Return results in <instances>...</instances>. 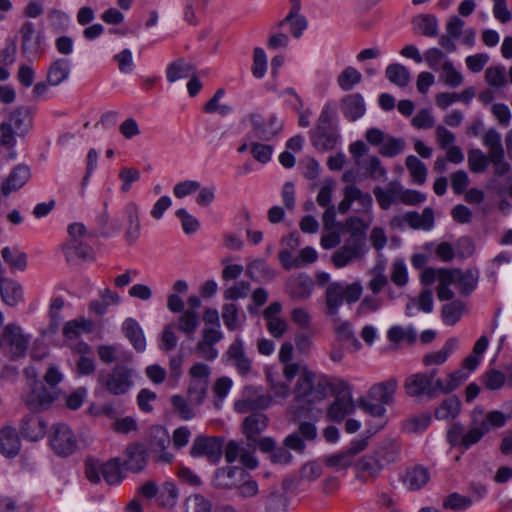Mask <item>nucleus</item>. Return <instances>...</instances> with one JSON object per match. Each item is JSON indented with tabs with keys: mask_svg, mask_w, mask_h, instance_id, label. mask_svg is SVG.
I'll return each mask as SVG.
<instances>
[{
	"mask_svg": "<svg viewBox=\"0 0 512 512\" xmlns=\"http://www.w3.org/2000/svg\"><path fill=\"white\" fill-rule=\"evenodd\" d=\"M329 387L330 380L327 376L304 370L293 389L294 404L291 412L294 421L310 418L314 406L327 397Z\"/></svg>",
	"mask_w": 512,
	"mask_h": 512,
	"instance_id": "f257e3e1",
	"label": "nucleus"
},
{
	"mask_svg": "<svg viewBox=\"0 0 512 512\" xmlns=\"http://www.w3.org/2000/svg\"><path fill=\"white\" fill-rule=\"evenodd\" d=\"M137 376L135 369L126 365H115L111 370H100L97 375L98 384L113 396L127 394L134 386Z\"/></svg>",
	"mask_w": 512,
	"mask_h": 512,
	"instance_id": "f03ea898",
	"label": "nucleus"
},
{
	"mask_svg": "<svg viewBox=\"0 0 512 512\" xmlns=\"http://www.w3.org/2000/svg\"><path fill=\"white\" fill-rule=\"evenodd\" d=\"M488 433L486 424L480 423L479 418L473 414L468 429L460 422H454L446 433V440L452 447H459L463 451L477 444Z\"/></svg>",
	"mask_w": 512,
	"mask_h": 512,
	"instance_id": "7ed1b4c3",
	"label": "nucleus"
},
{
	"mask_svg": "<svg viewBox=\"0 0 512 512\" xmlns=\"http://www.w3.org/2000/svg\"><path fill=\"white\" fill-rule=\"evenodd\" d=\"M362 286L359 282L344 285L341 282L328 284L325 291L326 313L329 316L338 315L339 308L344 301L347 304L356 303L362 295Z\"/></svg>",
	"mask_w": 512,
	"mask_h": 512,
	"instance_id": "20e7f679",
	"label": "nucleus"
},
{
	"mask_svg": "<svg viewBox=\"0 0 512 512\" xmlns=\"http://www.w3.org/2000/svg\"><path fill=\"white\" fill-rule=\"evenodd\" d=\"M247 118L251 126V137L259 141L269 142L283 130V122L278 119L276 114L264 117L259 112H251L247 115Z\"/></svg>",
	"mask_w": 512,
	"mask_h": 512,
	"instance_id": "39448f33",
	"label": "nucleus"
},
{
	"mask_svg": "<svg viewBox=\"0 0 512 512\" xmlns=\"http://www.w3.org/2000/svg\"><path fill=\"white\" fill-rule=\"evenodd\" d=\"M59 389H48L40 380H34L30 385L29 392L23 396L22 401L33 413L48 410L59 398Z\"/></svg>",
	"mask_w": 512,
	"mask_h": 512,
	"instance_id": "423d86ee",
	"label": "nucleus"
},
{
	"mask_svg": "<svg viewBox=\"0 0 512 512\" xmlns=\"http://www.w3.org/2000/svg\"><path fill=\"white\" fill-rule=\"evenodd\" d=\"M49 444L53 452L62 458L71 456L78 448L75 433L65 423H55L52 425L49 434Z\"/></svg>",
	"mask_w": 512,
	"mask_h": 512,
	"instance_id": "0eeeda50",
	"label": "nucleus"
},
{
	"mask_svg": "<svg viewBox=\"0 0 512 512\" xmlns=\"http://www.w3.org/2000/svg\"><path fill=\"white\" fill-rule=\"evenodd\" d=\"M345 229L350 235L345 240L343 247L354 256L363 257L368 251L366 237L368 225L363 219L351 216L345 222Z\"/></svg>",
	"mask_w": 512,
	"mask_h": 512,
	"instance_id": "6e6552de",
	"label": "nucleus"
},
{
	"mask_svg": "<svg viewBox=\"0 0 512 512\" xmlns=\"http://www.w3.org/2000/svg\"><path fill=\"white\" fill-rule=\"evenodd\" d=\"M170 443V435L166 428L161 425L150 428L148 445L155 461L164 464L172 463L174 455L166 450Z\"/></svg>",
	"mask_w": 512,
	"mask_h": 512,
	"instance_id": "1a4fd4ad",
	"label": "nucleus"
},
{
	"mask_svg": "<svg viewBox=\"0 0 512 512\" xmlns=\"http://www.w3.org/2000/svg\"><path fill=\"white\" fill-rule=\"evenodd\" d=\"M190 455L194 458L206 457L210 463L217 464L223 455V439L197 436L190 449Z\"/></svg>",
	"mask_w": 512,
	"mask_h": 512,
	"instance_id": "9d476101",
	"label": "nucleus"
},
{
	"mask_svg": "<svg viewBox=\"0 0 512 512\" xmlns=\"http://www.w3.org/2000/svg\"><path fill=\"white\" fill-rule=\"evenodd\" d=\"M247 471L239 466H226L218 468L212 476V486L220 490H232L239 486L243 481Z\"/></svg>",
	"mask_w": 512,
	"mask_h": 512,
	"instance_id": "9b49d317",
	"label": "nucleus"
},
{
	"mask_svg": "<svg viewBox=\"0 0 512 512\" xmlns=\"http://www.w3.org/2000/svg\"><path fill=\"white\" fill-rule=\"evenodd\" d=\"M3 338L11 347V358L13 360L22 358L26 355L30 337L22 333V329L17 324H8L3 333Z\"/></svg>",
	"mask_w": 512,
	"mask_h": 512,
	"instance_id": "f8f14e48",
	"label": "nucleus"
},
{
	"mask_svg": "<svg viewBox=\"0 0 512 512\" xmlns=\"http://www.w3.org/2000/svg\"><path fill=\"white\" fill-rule=\"evenodd\" d=\"M46 429L44 419L35 413L26 414L19 422L20 436L30 442H37L44 438Z\"/></svg>",
	"mask_w": 512,
	"mask_h": 512,
	"instance_id": "ddd939ff",
	"label": "nucleus"
},
{
	"mask_svg": "<svg viewBox=\"0 0 512 512\" xmlns=\"http://www.w3.org/2000/svg\"><path fill=\"white\" fill-rule=\"evenodd\" d=\"M124 455L123 468L132 473L143 471L149 459L148 451L142 443L129 444L125 448Z\"/></svg>",
	"mask_w": 512,
	"mask_h": 512,
	"instance_id": "4468645a",
	"label": "nucleus"
},
{
	"mask_svg": "<svg viewBox=\"0 0 512 512\" xmlns=\"http://www.w3.org/2000/svg\"><path fill=\"white\" fill-rule=\"evenodd\" d=\"M314 290V281L306 273L291 275L286 282V292L294 300H306Z\"/></svg>",
	"mask_w": 512,
	"mask_h": 512,
	"instance_id": "2eb2a0df",
	"label": "nucleus"
},
{
	"mask_svg": "<svg viewBox=\"0 0 512 512\" xmlns=\"http://www.w3.org/2000/svg\"><path fill=\"white\" fill-rule=\"evenodd\" d=\"M35 108L32 106L22 105L15 108L9 114V123L15 130V134L23 137L33 128V118Z\"/></svg>",
	"mask_w": 512,
	"mask_h": 512,
	"instance_id": "dca6fc26",
	"label": "nucleus"
},
{
	"mask_svg": "<svg viewBox=\"0 0 512 512\" xmlns=\"http://www.w3.org/2000/svg\"><path fill=\"white\" fill-rule=\"evenodd\" d=\"M340 110L347 121L355 122L359 120L366 113L364 97L360 93L345 95L340 100Z\"/></svg>",
	"mask_w": 512,
	"mask_h": 512,
	"instance_id": "f3484780",
	"label": "nucleus"
},
{
	"mask_svg": "<svg viewBox=\"0 0 512 512\" xmlns=\"http://www.w3.org/2000/svg\"><path fill=\"white\" fill-rule=\"evenodd\" d=\"M432 381L423 372L409 376L405 381V390L410 397L433 398Z\"/></svg>",
	"mask_w": 512,
	"mask_h": 512,
	"instance_id": "a211bd4d",
	"label": "nucleus"
},
{
	"mask_svg": "<svg viewBox=\"0 0 512 512\" xmlns=\"http://www.w3.org/2000/svg\"><path fill=\"white\" fill-rule=\"evenodd\" d=\"M339 138L340 136L337 128H325L324 126L316 127L310 132L312 145L320 151L333 150L336 147Z\"/></svg>",
	"mask_w": 512,
	"mask_h": 512,
	"instance_id": "6ab92c4d",
	"label": "nucleus"
},
{
	"mask_svg": "<svg viewBox=\"0 0 512 512\" xmlns=\"http://www.w3.org/2000/svg\"><path fill=\"white\" fill-rule=\"evenodd\" d=\"M398 387V381L396 378H390L386 381L376 383L368 390V398L382 403L384 406L393 403V397Z\"/></svg>",
	"mask_w": 512,
	"mask_h": 512,
	"instance_id": "aec40b11",
	"label": "nucleus"
},
{
	"mask_svg": "<svg viewBox=\"0 0 512 512\" xmlns=\"http://www.w3.org/2000/svg\"><path fill=\"white\" fill-rule=\"evenodd\" d=\"M30 176L31 172L29 166L25 164L16 165L1 185L2 194L8 196L13 191L19 190L27 183Z\"/></svg>",
	"mask_w": 512,
	"mask_h": 512,
	"instance_id": "412c9836",
	"label": "nucleus"
},
{
	"mask_svg": "<svg viewBox=\"0 0 512 512\" xmlns=\"http://www.w3.org/2000/svg\"><path fill=\"white\" fill-rule=\"evenodd\" d=\"M21 450V441L17 430L12 426L0 429V453L6 458H15Z\"/></svg>",
	"mask_w": 512,
	"mask_h": 512,
	"instance_id": "4be33fe9",
	"label": "nucleus"
},
{
	"mask_svg": "<svg viewBox=\"0 0 512 512\" xmlns=\"http://www.w3.org/2000/svg\"><path fill=\"white\" fill-rule=\"evenodd\" d=\"M124 217L127 222L125 238L129 244H133L138 240L141 234L139 206L134 201H130L125 205Z\"/></svg>",
	"mask_w": 512,
	"mask_h": 512,
	"instance_id": "5701e85b",
	"label": "nucleus"
},
{
	"mask_svg": "<svg viewBox=\"0 0 512 512\" xmlns=\"http://www.w3.org/2000/svg\"><path fill=\"white\" fill-rule=\"evenodd\" d=\"M121 330L124 336L129 340L132 347L138 352L142 353L146 349V339L144 332L134 318H127L122 323Z\"/></svg>",
	"mask_w": 512,
	"mask_h": 512,
	"instance_id": "b1692460",
	"label": "nucleus"
},
{
	"mask_svg": "<svg viewBox=\"0 0 512 512\" xmlns=\"http://www.w3.org/2000/svg\"><path fill=\"white\" fill-rule=\"evenodd\" d=\"M247 276L256 283H269L273 281L278 272L271 268L263 259H255L246 267Z\"/></svg>",
	"mask_w": 512,
	"mask_h": 512,
	"instance_id": "393cba45",
	"label": "nucleus"
},
{
	"mask_svg": "<svg viewBox=\"0 0 512 512\" xmlns=\"http://www.w3.org/2000/svg\"><path fill=\"white\" fill-rule=\"evenodd\" d=\"M356 477L361 481L376 477L383 469V463L376 455L369 454L359 459L355 465Z\"/></svg>",
	"mask_w": 512,
	"mask_h": 512,
	"instance_id": "a878e982",
	"label": "nucleus"
},
{
	"mask_svg": "<svg viewBox=\"0 0 512 512\" xmlns=\"http://www.w3.org/2000/svg\"><path fill=\"white\" fill-rule=\"evenodd\" d=\"M22 36L21 51L22 54L30 57L35 56L41 45L40 35H36L35 27L32 22H24L20 28Z\"/></svg>",
	"mask_w": 512,
	"mask_h": 512,
	"instance_id": "bb28decb",
	"label": "nucleus"
},
{
	"mask_svg": "<svg viewBox=\"0 0 512 512\" xmlns=\"http://www.w3.org/2000/svg\"><path fill=\"white\" fill-rule=\"evenodd\" d=\"M63 253L67 262L71 263L76 260H87L92 258V247L80 239H70L63 246Z\"/></svg>",
	"mask_w": 512,
	"mask_h": 512,
	"instance_id": "cd10ccee",
	"label": "nucleus"
},
{
	"mask_svg": "<svg viewBox=\"0 0 512 512\" xmlns=\"http://www.w3.org/2000/svg\"><path fill=\"white\" fill-rule=\"evenodd\" d=\"M459 346V340L456 337H450L446 340L443 347L434 352L427 353L423 357V364L425 366L442 365L444 364L450 355L454 353Z\"/></svg>",
	"mask_w": 512,
	"mask_h": 512,
	"instance_id": "c85d7f7f",
	"label": "nucleus"
},
{
	"mask_svg": "<svg viewBox=\"0 0 512 512\" xmlns=\"http://www.w3.org/2000/svg\"><path fill=\"white\" fill-rule=\"evenodd\" d=\"M0 296L6 305L15 307L24 299L23 288L16 280L5 278L0 285Z\"/></svg>",
	"mask_w": 512,
	"mask_h": 512,
	"instance_id": "c756f323",
	"label": "nucleus"
},
{
	"mask_svg": "<svg viewBox=\"0 0 512 512\" xmlns=\"http://www.w3.org/2000/svg\"><path fill=\"white\" fill-rule=\"evenodd\" d=\"M354 408L353 398L349 395L345 398H335L327 409V418L330 421L340 423L354 411Z\"/></svg>",
	"mask_w": 512,
	"mask_h": 512,
	"instance_id": "7c9ffc66",
	"label": "nucleus"
},
{
	"mask_svg": "<svg viewBox=\"0 0 512 512\" xmlns=\"http://www.w3.org/2000/svg\"><path fill=\"white\" fill-rule=\"evenodd\" d=\"M268 425V417L262 412H253L243 421V433L249 442H256L255 435L260 434Z\"/></svg>",
	"mask_w": 512,
	"mask_h": 512,
	"instance_id": "2f4dec72",
	"label": "nucleus"
},
{
	"mask_svg": "<svg viewBox=\"0 0 512 512\" xmlns=\"http://www.w3.org/2000/svg\"><path fill=\"white\" fill-rule=\"evenodd\" d=\"M430 479V473L422 465H416L406 469L403 476V482L411 491H417L423 488Z\"/></svg>",
	"mask_w": 512,
	"mask_h": 512,
	"instance_id": "473e14b6",
	"label": "nucleus"
},
{
	"mask_svg": "<svg viewBox=\"0 0 512 512\" xmlns=\"http://www.w3.org/2000/svg\"><path fill=\"white\" fill-rule=\"evenodd\" d=\"M1 256L11 272L25 271L27 269L28 256L18 247H4L1 250Z\"/></svg>",
	"mask_w": 512,
	"mask_h": 512,
	"instance_id": "72a5a7b5",
	"label": "nucleus"
},
{
	"mask_svg": "<svg viewBox=\"0 0 512 512\" xmlns=\"http://www.w3.org/2000/svg\"><path fill=\"white\" fill-rule=\"evenodd\" d=\"M71 62L69 59L59 58L55 60L47 71V82L50 86H58L69 77Z\"/></svg>",
	"mask_w": 512,
	"mask_h": 512,
	"instance_id": "f704fd0d",
	"label": "nucleus"
},
{
	"mask_svg": "<svg viewBox=\"0 0 512 512\" xmlns=\"http://www.w3.org/2000/svg\"><path fill=\"white\" fill-rule=\"evenodd\" d=\"M110 222V217L108 211L103 210L99 213L95 218L96 227L93 231L89 232V235L92 237H103L108 238L114 235H117L120 232V224L118 221Z\"/></svg>",
	"mask_w": 512,
	"mask_h": 512,
	"instance_id": "c9c22d12",
	"label": "nucleus"
},
{
	"mask_svg": "<svg viewBox=\"0 0 512 512\" xmlns=\"http://www.w3.org/2000/svg\"><path fill=\"white\" fill-rule=\"evenodd\" d=\"M403 220L413 229L430 230L434 225V211L431 207L424 208L422 214L410 211L403 216Z\"/></svg>",
	"mask_w": 512,
	"mask_h": 512,
	"instance_id": "e433bc0d",
	"label": "nucleus"
},
{
	"mask_svg": "<svg viewBox=\"0 0 512 512\" xmlns=\"http://www.w3.org/2000/svg\"><path fill=\"white\" fill-rule=\"evenodd\" d=\"M461 411V402L456 395H452L441 402L435 410V418L438 420L455 419Z\"/></svg>",
	"mask_w": 512,
	"mask_h": 512,
	"instance_id": "4c0bfd02",
	"label": "nucleus"
},
{
	"mask_svg": "<svg viewBox=\"0 0 512 512\" xmlns=\"http://www.w3.org/2000/svg\"><path fill=\"white\" fill-rule=\"evenodd\" d=\"M121 467H123V463L119 457L112 458L102 464L100 472L107 484L115 485L123 480Z\"/></svg>",
	"mask_w": 512,
	"mask_h": 512,
	"instance_id": "58836bf2",
	"label": "nucleus"
},
{
	"mask_svg": "<svg viewBox=\"0 0 512 512\" xmlns=\"http://www.w3.org/2000/svg\"><path fill=\"white\" fill-rule=\"evenodd\" d=\"M399 445L392 439L383 440L374 452L380 462L383 463V467L387 464H391L397 461L399 457Z\"/></svg>",
	"mask_w": 512,
	"mask_h": 512,
	"instance_id": "ea45409f",
	"label": "nucleus"
},
{
	"mask_svg": "<svg viewBox=\"0 0 512 512\" xmlns=\"http://www.w3.org/2000/svg\"><path fill=\"white\" fill-rule=\"evenodd\" d=\"M479 280L478 269H467L462 271L459 269L457 277V285L462 296H469L477 287Z\"/></svg>",
	"mask_w": 512,
	"mask_h": 512,
	"instance_id": "a19ab883",
	"label": "nucleus"
},
{
	"mask_svg": "<svg viewBox=\"0 0 512 512\" xmlns=\"http://www.w3.org/2000/svg\"><path fill=\"white\" fill-rule=\"evenodd\" d=\"M414 28L427 37L438 35V19L433 14H420L413 19Z\"/></svg>",
	"mask_w": 512,
	"mask_h": 512,
	"instance_id": "79ce46f5",
	"label": "nucleus"
},
{
	"mask_svg": "<svg viewBox=\"0 0 512 512\" xmlns=\"http://www.w3.org/2000/svg\"><path fill=\"white\" fill-rule=\"evenodd\" d=\"M464 310L465 304L461 300H452L442 307L441 319L445 325L454 326L460 321Z\"/></svg>",
	"mask_w": 512,
	"mask_h": 512,
	"instance_id": "37998d69",
	"label": "nucleus"
},
{
	"mask_svg": "<svg viewBox=\"0 0 512 512\" xmlns=\"http://www.w3.org/2000/svg\"><path fill=\"white\" fill-rule=\"evenodd\" d=\"M385 74L391 83L399 87L407 86L410 81L409 70L404 65L399 63L388 65Z\"/></svg>",
	"mask_w": 512,
	"mask_h": 512,
	"instance_id": "c03bdc74",
	"label": "nucleus"
},
{
	"mask_svg": "<svg viewBox=\"0 0 512 512\" xmlns=\"http://www.w3.org/2000/svg\"><path fill=\"white\" fill-rule=\"evenodd\" d=\"M362 80L361 73L354 67H346L337 77V84L341 90L348 92Z\"/></svg>",
	"mask_w": 512,
	"mask_h": 512,
	"instance_id": "a18cd8bd",
	"label": "nucleus"
},
{
	"mask_svg": "<svg viewBox=\"0 0 512 512\" xmlns=\"http://www.w3.org/2000/svg\"><path fill=\"white\" fill-rule=\"evenodd\" d=\"M192 70L193 67L189 63L179 58L168 66L166 71L167 81L173 83L179 79L187 78Z\"/></svg>",
	"mask_w": 512,
	"mask_h": 512,
	"instance_id": "49530a36",
	"label": "nucleus"
},
{
	"mask_svg": "<svg viewBox=\"0 0 512 512\" xmlns=\"http://www.w3.org/2000/svg\"><path fill=\"white\" fill-rule=\"evenodd\" d=\"M405 164L413 180L419 185L424 184L427 176L426 165L414 155L407 156Z\"/></svg>",
	"mask_w": 512,
	"mask_h": 512,
	"instance_id": "de8ad7c7",
	"label": "nucleus"
},
{
	"mask_svg": "<svg viewBox=\"0 0 512 512\" xmlns=\"http://www.w3.org/2000/svg\"><path fill=\"white\" fill-rule=\"evenodd\" d=\"M208 380H191L188 387L189 402L194 405H201L207 396Z\"/></svg>",
	"mask_w": 512,
	"mask_h": 512,
	"instance_id": "09e8293b",
	"label": "nucleus"
},
{
	"mask_svg": "<svg viewBox=\"0 0 512 512\" xmlns=\"http://www.w3.org/2000/svg\"><path fill=\"white\" fill-rule=\"evenodd\" d=\"M483 142L485 146L489 147V154L491 157L499 158L505 155L501 143V135L496 129H488L483 137Z\"/></svg>",
	"mask_w": 512,
	"mask_h": 512,
	"instance_id": "8fccbe9b",
	"label": "nucleus"
},
{
	"mask_svg": "<svg viewBox=\"0 0 512 512\" xmlns=\"http://www.w3.org/2000/svg\"><path fill=\"white\" fill-rule=\"evenodd\" d=\"M405 146L406 143L403 138H395L393 136L387 135L385 141L379 148V153L383 157L392 158L402 153Z\"/></svg>",
	"mask_w": 512,
	"mask_h": 512,
	"instance_id": "3c124183",
	"label": "nucleus"
},
{
	"mask_svg": "<svg viewBox=\"0 0 512 512\" xmlns=\"http://www.w3.org/2000/svg\"><path fill=\"white\" fill-rule=\"evenodd\" d=\"M178 489L173 482H165L159 489L157 501L162 507H173L178 499Z\"/></svg>",
	"mask_w": 512,
	"mask_h": 512,
	"instance_id": "603ef678",
	"label": "nucleus"
},
{
	"mask_svg": "<svg viewBox=\"0 0 512 512\" xmlns=\"http://www.w3.org/2000/svg\"><path fill=\"white\" fill-rule=\"evenodd\" d=\"M431 423V415L422 413L420 415L407 418L403 422V430L407 433H419L427 429Z\"/></svg>",
	"mask_w": 512,
	"mask_h": 512,
	"instance_id": "864d4df0",
	"label": "nucleus"
},
{
	"mask_svg": "<svg viewBox=\"0 0 512 512\" xmlns=\"http://www.w3.org/2000/svg\"><path fill=\"white\" fill-rule=\"evenodd\" d=\"M490 161V154L485 155L480 149H472L468 152L469 168L474 173H483Z\"/></svg>",
	"mask_w": 512,
	"mask_h": 512,
	"instance_id": "5fc2aeb1",
	"label": "nucleus"
},
{
	"mask_svg": "<svg viewBox=\"0 0 512 512\" xmlns=\"http://www.w3.org/2000/svg\"><path fill=\"white\" fill-rule=\"evenodd\" d=\"M199 316L197 312L192 310L183 311L178 319V329L187 334H193L199 325Z\"/></svg>",
	"mask_w": 512,
	"mask_h": 512,
	"instance_id": "6e6d98bb",
	"label": "nucleus"
},
{
	"mask_svg": "<svg viewBox=\"0 0 512 512\" xmlns=\"http://www.w3.org/2000/svg\"><path fill=\"white\" fill-rule=\"evenodd\" d=\"M335 333L340 341H346L351 343L354 351L361 349L362 344L355 336L352 325L348 321H344L335 328Z\"/></svg>",
	"mask_w": 512,
	"mask_h": 512,
	"instance_id": "4d7b16f0",
	"label": "nucleus"
},
{
	"mask_svg": "<svg viewBox=\"0 0 512 512\" xmlns=\"http://www.w3.org/2000/svg\"><path fill=\"white\" fill-rule=\"evenodd\" d=\"M171 404L175 413L184 421L193 419L196 416L194 409L189 405L188 401L181 395H173Z\"/></svg>",
	"mask_w": 512,
	"mask_h": 512,
	"instance_id": "13d9d810",
	"label": "nucleus"
},
{
	"mask_svg": "<svg viewBox=\"0 0 512 512\" xmlns=\"http://www.w3.org/2000/svg\"><path fill=\"white\" fill-rule=\"evenodd\" d=\"M472 503L473 501L470 497L453 492L444 499L443 507L453 511H461L468 509Z\"/></svg>",
	"mask_w": 512,
	"mask_h": 512,
	"instance_id": "bf43d9fd",
	"label": "nucleus"
},
{
	"mask_svg": "<svg viewBox=\"0 0 512 512\" xmlns=\"http://www.w3.org/2000/svg\"><path fill=\"white\" fill-rule=\"evenodd\" d=\"M222 318L228 330L234 331L240 327L239 308L236 304H224L222 307Z\"/></svg>",
	"mask_w": 512,
	"mask_h": 512,
	"instance_id": "052dcab7",
	"label": "nucleus"
},
{
	"mask_svg": "<svg viewBox=\"0 0 512 512\" xmlns=\"http://www.w3.org/2000/svg\"><path fill=\"white\" fill-rule=\"evenodd\" d=\"M484 385L491 391L501 389L506 383V376L497 369H489L483 375Z\"/></svg>",
	"mask_w": 512,
	"mask_h": 512,
	"instance_id": "680f3d73",
	"label": "nucleus"
},
{
	"mask_svg": "<svg viewBox=\"0 0 512 512\" xmlns=\"http://www.w3.org/2000/svg\"><path fill=\"white\" fill-rule=\"evenodd\" d=\"M443 78L448 86L451 88L459 87L463 82L462 74L454 68L451 61L446 60L441 66Z\"/></svg>",
	"mask_w": 512,
	"mask_h": 512,
	"instance_id": "e2e57ef3",
	"label": "nucleus"
},
{
	"mask_svg": "<svg viewBox=\"0 0 512 512\" xmlns=\"http://www.w3.org/2000/svg\"><path fill=\"white\" fill-rule=\"evenodd\" d=\"M251 285L247 281H239L233 286L227 288L223 293V298L227 301H236L248 296Z\"/></svg>",
	"mask_w": 512,
	"mask_h": 512,
	"instance_id": "0e129e2a",
	"label": "nucleus"
},
{
	"mask_svg": "<svg viewBox=\"0 0 512 512\" xmlns=\"http://www.w3.org/2000/svg\"><path fill=\"white\" fill-rule=\"evenodd\" d=\"M367 176L372 180H385L387 171L377 156H370L365 165Z\"/></svg>",
	"mask_w": 512,
	"mask_h": 512,
	"instance_id": "69168bd1",
	"label": "nucleus"
},
{
	"mask_svg": "<svg viewBox=\"0 0 512 512\" xmlns=\"http://www.w3.org/2000/svg\"><path fill=\"white\" fill-rule=\"evenodd\" d=\"M186 512H212V503L200 494L187 498Z\"/></svg>",
	"mask_w": 512,
	"mask_h": 512,
	"instance_id": "338daca9",
	"label": "nucleus"
},
{
	"mask_svg": "<svg viewBox=\"0 0 512 512\" xmlns=\"http://www.w3.org/2000/svg\"><path fill=\"white\" fill-rule=\"evenodd\" d=\"M266 512H287V502L283 494L272 491L265 501Z\"/></svg>",
	"mask_w": 512,
	"mask_h": 512,
	"instance_id": "774afa93",
	"label": "nucleus"
}]
</instances>
